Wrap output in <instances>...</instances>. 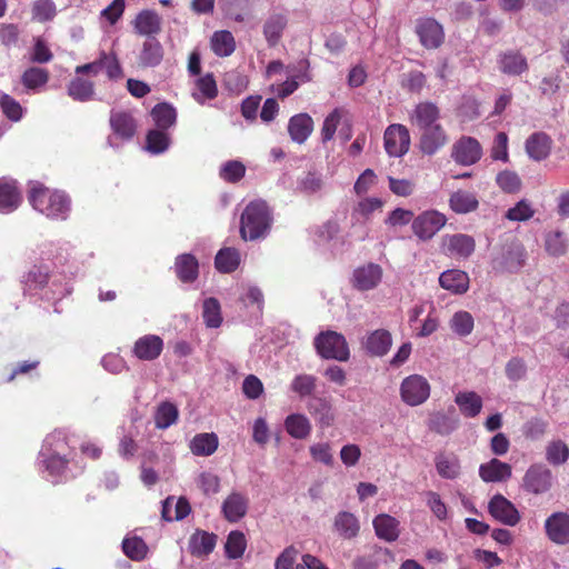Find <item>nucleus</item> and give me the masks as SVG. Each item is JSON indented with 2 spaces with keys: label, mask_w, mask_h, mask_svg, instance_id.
<instances>
[{
  "label": "nucleus",
  "mask_w": 569,
  "mask_h": 569,
  "mask_svg": "<svg viewBox=\"0 0 569 569\" xmlns=\"http://www.w3.org/2000/svg\"><path fill=\"white\" fill-rule=\"evenodd\" d=\"M68 94L77 101H89L94 96V84L90 80L76 77L68 84Z\"/></svg>",
  "instance_id": "a19ab883"
},
{
  "label": "nucleus",
  "mask_w": 569,
  "mask_h": 569,
  "mask_svg": "<svg viewBox=\"0 0 569 569\" xmlns=\"http://www.w3.org/2000/svg\"><path fill=\"white\" fill-rule=\"evenodd\" d=\"M132 23L136 33L148 38H154L162 29V18L157 11L149 9L140 11Z\"/></svg>",
  "instance_id": "ddd939ff"
},
{
  "label": "nucleus",
  "mask_w": 569,
  "mask_h": 569,
  "mask_svg": "<svg viewBox=\"0 0 569 569\" xmlns=\"http://www.w3.org/2000/svg\"><path fill=\"white\" fill-rule=\"evenodd\" d=\"M552 485V471L542 462L529 466L521 482L522 489L531 495H543L551 489Z\"/></svg>",
  "instance_id": "20e7f679"
},
{
  "label": "nucleus",
  "mask_w": 569,
  "mask_h": 569,
  "mask_svg": "<svg viewBox=\"0 0 569 569\" xmlns=\"http://www.w3.org/2000/svg\"><path fill=\"white\" fill-rule=\"evenodd\" d=\"M475 327V320L470 312L460 310L453 313L450 319L451 330L460 337L469 336Z\"/></svg>",
  "instance_id": "3c124183"
},
{
  "label": "nucleus",
  "mask_w": 569,
  "mask_h": 569,
  "mask_svg": "<svg viewBox=\"0 0 569 569\" xmlns=\"http://www.w3.org/2000/svg\"><path fill=\"white\" fill-rule=\"evenodd\" d=\"M317 386V378L312 375H297L290 385L291 390L300 398L311 396Z\"/></svg>",
  "instance_id": "603ef678"
},
{
  "label": "nucleus",
  "mask_w": 569,
  "mask_h": 569,
  "mask_svg": "<svg viewBox=\"0 0 569 569\" xmlns=\"http://www.w3.org/2000/svg\"><path fill=\"white\" fill-rule=\"evenodd\" d=\"M488 508L495 519L507 526H515L520 520V515L516 507L501 495L493 496Z\"/></svg>",
  "instance_id": "9b49d317"
},
{
  "label": "nucleus",
  "mask_w": 569,
  "mask_h": 569,
  "mask_svg": "<svg viewBox=\"0 0 569 569\" xmlns=\"http://www.w3.org/2000/svg\"><path fill=\"white\" fill-rule=\"evenodd\" d=\"M162 59L163 48L160 41L156 38H147L139 53V64L144 68L156 67Z\"/></svg>",
  "instance_id": "cd10ccee"
},
{
  "label": "nucleus",
  "mask_w": 569,
  "mask_h": 569,
  "mask_svg": "<svg viewBox=\"0 0 569 569\" xmlns=\"http://www.w3.org/2000/svg\"><path fill=\"white\" fill-rule=\"evenodd\" d=\"M174 271L181 282H194L199 276L198 259L191 253L179 254L174 261Z\"/></svg>",
  "instance_id": "412c9836"
},
{
  "label": "nucleus",
  "mask_w": 569,
  "mask_h": 569,
  "mask_svg": "<svg viewBox=\"0 0 569 569\" xmlns=\"http://www.w3.org/2000/svg\"><path fill=\"white\" fill-rule=\"evenodd\" d=\"M198 92L192 93L194 100L203 103L204 100H212L218 96V87L212 73H207L196 81Z\"/></svg>",
  "instance_id": "a18cd8bd"
},
{
  "label": "nucleus",
  "mask_w": 569,
  "mask_h": 569,
  "mask_svg": "<svg viewBox=\"0 0 569 569\" xmlns=\"http://www.w3.org/2000/svg\"><path fill=\"white\" fill-rule=\"evenodd\" d=\"M545 248L551 256L559 257L566 253L567 242L560 231H552L546 234Z\"/></svg>",
  "instance_id": "052dcab7"
},
{
  "label": "nucleus",
  "mask_w": 569,
  "mask_h": 569,
  "mask_svg": "<svg viewBox=\"0 0 569 569\" xmlns=\"http://www.w3.org/2000/svg\"><path fill=\"white\" fill-rule=\"evenodd\" d=\"M310 63L309 60L302 59L298 62V70L299 74L296 77L286 80L277 88V96L280 99H284L292 94L299 87V82L297 79H299L301 82H309L312 80V77L309 72Z\"/></svg>",
  "instance_id": "c85d7f7f"
},
{
  "label": "nucleus",
  "mask_w": 569,
  "mask_h": 569,
  "mask_svg": "<svg viewBox=\"0 0 569 569\" xmlns=\"http://www.w3.org/2000/svg\"><path fill=\"white\" fill-rule=\"evenodd\" d=\"M440 286L456 295H462L469 289V276L467 272L451 269L443 271L439 277Z\"/></svg>",
  "instance_id": "5701e85b"
},
{
  "label": "nucleus",
  "mask_w": 569,
  "mask_h": 569,
  "mask_svg": "<svg viewBox=\"0 0 569 569\" xmlns=\"http://www.w3.org/2000/svg\"><path fill=\"white\" fill-rule=\"evenodd\" d=\"M435 466L438 475L443 479H456L461 471L460 460L453 452L438 453L435 458Z\"/></svg>",
  "instance_id": "bb28decb"
},
{
  "label": "nucleus",
  "mask_w": 569,
  "mask_h": 569,
  "mask_svg": "<svg viewBox=\"0 0 569 569\" xmlns=\"http://www.w3.org/2000/svg\"><path fill=\"white\" fill-rule=\"evenodd\" d=\"M447 222L445 214L429 210L420 213L412 221V230L420 240H430Z\"/></svg>",
  "instance_id": "423d86ee"
},
{
  "label": "nucleus",
  "mask_w": 569,
  "mask_h": 569,
  "mask_svg": "<svg viewBox=\"0 0 569 569\" xmlns=\"http://www.w3.org/2000/svg\"><path fill=\"white\" fill-rule=\"evenodd\" d=\"M30 204L48 218L66 219L70 209L68 197L43 186L33 187L29 193Z\"/></svg>",
  "instance_id": "f03ea898"
},
{
  "label": "nucleus",
  "mask_w": 569,
  "mask_h": 569,
  "mask_svg": "<svg viewBox=\"0 0 569 569\" xmlns=\"http://www.w3.org/2000/svg\"><path fill=\"white\" fill-rule=\"evenodd\" d=\"M46 470L49 476L53 478H62L68 469L69 460L60 455H51L43 461Z\"/></svg>",
  "instance_id": "0e129e2a"
},
{
  "label": "nucleus",
  "mask_w": 569,
  "mask_h": 569,
  "mask_svg": "<svg viewBox=\"0 0 569 569\" xmlns=\"http://www.w3.org/2000/svg\"><path fill=\"white\" fill-rule=\"evenodd\" d=\"M170 144V137L166 130L153 129L148 131L146 137V149L153 153L159 154L164 152Z\"/></svg>",
  "instance_id": "09e8293b"
},
{
  "label": "nucleus",
  "mask_w": 569,
  "mask_h": 569,
  "mask_svg": "<svg viewBox=\"0 0 569 569\" xmlns=\"http://www.w3.org/2000/svg\"><path fill=\"white\" fill-rule=\"evenodd\" d=\"M385 202L377 198V197H370L365 198L358 202L353 210V214H359L365 219H368L370 214L377 210L381 211Z\"/></svg>",
  "instance_id": "338daca9"
},
{
  "label": "nucleus",
  "mask_w": 569,
  "mask_h": 569,
  "mask_svg": "<svg viewBox=\"0 0 569 569\" xmlns=\"http://www.w3.org/2000/svg\"><path fill=\"white\" fill-rule=\"evenodd\" d=\"M21 202V193L16 182L0 181V211L16 210Z\"/></svg>",
  "instance_id": "c9c22d12"
},
{
  "label": "nucleus",
  "mask_w": 569,
  "mask_h": 569,
  "mask_svg": "<svg viewBox=\"0 0 569 569\" xmlns=\"http://www.w3.org/2000/svg\"><path fill=\"white\" fill-rule=\"evenodd\" d=\"M535 214V210L527 200H520L515 207L507 210L505 217L511 221H526Z\"/></svg>",
  "instance_id": "69168bd1"
},
{
  "label": "nucleus",
  "mask_w": 569,
  "mask_h": 569,
  "mask_svg": "<svg viewBox=\"0 0 569 569\" xmlns=\"http://www.w3.org/2000/svg\"><path fill=\"white\" fill-rule=\"evenodd\" d=\"M288 26V17L282 12L269 14L263 23V36L270 48L279 44L283 32Z\"/></svg>",
  "instance_id": "dca6fc26"
},
{
  "label": "nucleus",
  "mask_w": 569,
  "mask_h": 569,
  "mask_svg": "<svg viewBox=\"0 0 569 569\" xmlns=\"http://www.w3.org/2000/svg\"><path fill=\"white\" fill-rule=\"evenodd\" d=\"M548 426L541 418H531L522 426V435L532 441L540 440L547 433Z\"/></svg>",
  "instance_id": "13d9d810"
},
{
  "label": "nucleus",
  "mask_w": 569,
  "mask_h": 569,
  "mask_svg": "<svg viewBox=\"0 0 569 569\" xmlns=\"http://www.w3.org/2000/svg\"><path fill=\"white\" fill-rule=\"evenodd\" d=\"M202 318L207 327L218 328L222 322L220 303L216 298H208L203 301Z\"/></svg>",
  "instance_id": "5fc2aeb1"
},
{
  "label": "nucleus",
  "mask_w": 569,
  "mask_h": 569,
  "mask_svg": "<svg viewBox=\"0 0 569 569\" xmlns=\"http://www.w3.org/2000/svg\"><path fill=\"white\" fill-rule=\"evenodd\" d=\"M249 500L240 492H231L222 503V513L229 522H237L248 510Z\"/></svg>",
  "instance_id": "aec40b11"
},
{
  "label": "nucleus",
  "mask_w": 569,
  "mask_h": 569,
  "mask_svg": "<svg viewBox=\"0 0 569 569\" xmlns=\"http://www.w3.org/2000/svg\"><path fill=\"white\" fill-rule=\"evenodd\" d=\"M459 426V419L455 415V408L449 409V413L435 412L430 416L428 427L431 431L448 436Z\"/></svg>",
  "instance_id": "393cba45"
},
{
  "label": "nucleus",
  "mask_w": 569,
  "mask_h": 569,
  "mask_svg": "<svg viewBox=\"0 0 569 569\" xmlns=\"http://www.w3.org/2000/svg\"><path fill=\"white\" fill-rule=\"evenodd\" d=\"M550 149L551 140L543 132H536L526 141V151L528 156L536 161L546 159L550 153Z\"/></svg>",
  "instance_id": "c756f323"
},
{
  "label": "nucleus",
  "mask_w": 569,
  "mask_h": 569,
  "mask_svg": "<svg viewBox=\"0 0 569 569\" xmlns=\"http://www.w3.org/2000/svg\"><path fill=\"white\" fill-rule=\"evenodd\" d=\"M420 148L423 153L433 154L447 143V136L440 124L422 129Z\"/></svg>",
  "instance_id": "a878e982"
},
{
  "label": "nucleus",
  "mask_w": 569,
  "mask_h": 569,
  "mask_svg": "<svg viewBox=\"0 0 569 569\" xmlns=\"http://www.w3.org/2000/svg\"><path fill=\"white\" fill-rule=\"evenodd\" d=\"M455 402L460 412L467 418L477 417L482 409V399L475 391H460L456 395Z\"/></svg>",
  "instance_id": "473e14b6"
},
{
  "label": "nucleus",
  "mask_w": 569,
  "mask_h": 569,
  "mask_svg": "<svg viewBox=\"0 0 569 569\" xmlns=\"http://www.w3.org/2000/svg\"><path fill=\"white\" fill-rule=\"evenodd\" d=\"M272 223V214L262 200L249 202L240 217V236L244 241L264 238Z\"/></svg>",
  "instance_id": "f257e3e1"
},
{
  "label": "nucleus",
  "mask_w": 569,
  "mask_h": 569,
  "mask_svg": "<svg viewBox=\"0 0 569 569\" xmlns=\"http://www.w3.org/2000/svg\"><path fill=\"white\" fill-rule=\"evenodd\" d=\"M313 130V120L308 113H298L290 118L288 132L297 143H303Z\"/></svg>",
  "instance_id": "4be33fe9"
},
{
  "label": "nucleus",
  "mask_w": 569,
  "mask_h": 569,
  "mask_svg": "<svg viewBox=\"0 0 569 569\" xmlns=\"http://www.w3.org/2000/svg\"><path fill=\"white\" fill-rule=\"evenodd\" d=\"M382 278V269L376 263H368L355 269L352 286L361 291L373 289Z\"/></svg>",
  "instance_id": "f8f14e48"
},
{
  "label": "nucleus",
  "mask_w": 569,
  "mask_h": 569,
  "mask_svg": "<svg viewBox=\"0 0 569 569\" xmlns=\"http://www.w3.org/2000/svg\"><path fill=\"white\" fill-rule=\"evenodd\" d=\"M402 400L409 406H419L430 396V385L428 380L420 375L407 377L400 387Z\"/></svg>",
  "instance_id": "39448f33"
},
{
  "label": "nucleus",
  "mask_w": 569,
  "mask_h": 569,
  "mask_svg": "<svg viewBox=\"0 0 569 569\" xmlns=\"http://www.w3.org/2000/svg\"><path fill=\"white\" fill-rule=\"evenodd\" d=\"M446 253L456 258H468L475 251V239L471 236L456 233L443 239Z\"/></svg>",
  "instance_id": "4468645a"
},
{
  "label": "nucleus",
  "mask_w": 569,
  "mask_h": 569,
  "mask_svg": "<svg viewBox=\"0 0 569 569\" xmlns=\"http://www.w3.org/2000/svg\"><path fill=\"white\" fill-rule=\"evenodd\" d=\"M569 459V447L560 439L552 440L546 446V460L552 466L565 465Z\"/></svg>",
  "instance_id": "49530a36"
},
{
  "label": "nucleus",
  "mask_w": 569,
  "mask_h": 569,
  "mask_svg": "<svg viewBox=\"0 0 569 569\" xmlns=\"http://www.w3.org/2000/svg\"><path fill=\"white\" fill-rule=\"evenodd\" d=\"M246 173V167L242 162L230 160L223 164L220 170V177L227 182L236 183L240 181Z\"/></svg>",
  "instance_id": "e2e57ef3"
},
{
  "label": "nucleus",
  "mask_w": 569,
  "mask_h": 569,
  "mask_svg": "<svg viewBox=\"0 0 569 569\" xmlns=\"http://www.w3.org/2000/svg\"><path fill=\"white\" fill-rule=\"evenodd\" d=\"M511 475V466L497 458H492L479 467V476L485 482H502L508 480Z\"/></svg>",
  "instance_id": "a211bd4d"
},
{
  "label": "nucleus",
  "mask_w": 569,
  "mask_h": 569,
  "mask_svg": "<svg viewBox=\"0 0 569 569\" xmlns=\"http://www.w3.org/2000/svg\"><path fill=\"white\" fill-rule=\"evenodd\" d=\"M240 264V253L234 248H223L218 251L214 258V266L223 273L233 272Z\"/></svg>",
  "instance_id": "ea45409f"
},
{
  "label": "nucleus",
  "mask_w": 569,
  "mask_h": 569,
  "mask_svg": "<svg viewBox=\"0 0 569 569\" xmlns=\"http://www.w3.org/2000/svg\"><path fill=\"white\" fill-rule=\"evenodd\" d=\"M179 418L177 406L170 401H162L158 405L153 419L157 429L164 430L174 425Z\"/></svg>",
  "instance_id": "f704fd0d"
},
{
  "label": "nucleus",
  "mask_w": 569,
  "mask_h": 569,
  "mask_svg": "<svg viewBox=\"0 0 569 569\" xmlns=\"http://www.w3.org/2000/svg\"><path fill=\"white\" fill-rule=\"evenodd\" d=\"M151 117L158 129L168 130L176 123L177 112L172 106L162 102L152 108Z\"/></svg>",
  "instance_id": "c03bdc74"
},
{
  "label": "nucleus",
  "mask_w": 569,
  "mask_h": 569,
  "mask_svg": "<svg viewBox=\"0 0 569 569\" xmlns=\"http://www.w3.org/2000/svg\"><path fill=\"white\" fill-rule=\"evenodd\" d=\"M49 268L47 266H33L23 277L26 289H42L49 281Z\"/></svg>",
  "instance_id": "8fccbe9b"
},
{
  "label": "nucleus",
  "mask_w": 569,
  "mask_h": 569,
  "mask_svg": "<svg viewBox=\"0 0 569 569\" xmlns=\"http://www.w3.org/2000/svg\"><path fill=\"white\" fill-rule=\"evenodd\" d=\"M217 543V536L207 531H196L189 541V550L192 556L202 557L211 553Z\"/></svg>",
  "instance_id": "2f4dec72"
},
{
  "label": "nucleus",
  "mask_w": 569,
  "mask_h": 569,
  "mask_svg": "<svg viewBox=\"0 0 569 569\" xmlns=\"http://www.w3.org/2000/svg\"><path fill=\"white\" fill-rule=\"evenodd\" d=\"M317 353L327 360L348 361L350 350L346 338L332 330L322 331L313 341Z\"/></svg>",
  "instance_id": "7ed1b4c3"
},
{
  "label": "nucleus",
  "mask_w": 569,
  "mask_h": 569,
  "mask_svg": "<svg viewBox=\"0 0 569 569\" xmlns=\"http://www.w3.org/2000/svg\"><path fill=\"white\" fill-rule=\"evenodd\" d=\"M450 208L457 213H468L478 208V200L471 192L458 190L449 199Z\"/></svg>",
  "instance_id": "79ce46f5"
},
{
  "label": "nucleus",
  "mask_w": 569,
  "mask_h": 569,
  "mask_svg": "<svg viewBox=\"0 0 569 569\" xmlns=\"http://www.w3.org/2000/svg\"><path fill=\"white\" fill-rule=\"evenodd\" d=\"M506 376L510 381H519L526 377L527 366L522 358L512 357L506 365Z\"/></svg>",
  "instance_id": "774afa93"
},
{
  "label": "nucleus",
  "mask_w": 569,
  "mask_h": 569,
  "mask_svg": "<svg viewBox=\"0 0 569 569\" xmlns=\"http://www.w3.org/2000/svg\"><path fill=\"white\" fill-rule=\"evenodd\" d=\"M29 59L32 63L43 64L53 59V53L47 42L42 38L38 37L34 38Z\"/></svg>",
  "instance_id": "bf43d9fd"
},
{
  "label": "nucleus",
  "mask_w": 569,
  "mask_h": 569,
  "mask_svg": "<svg viewBox=\"0 0 569 569\" xmlns=\"http://www.w3.org/2000/svg\"><path fill=\"white\" fill-rule=\"evenodd\" d=\"M211 50L218 57H229L236 50V40L228 30L216 31L210 40Z\"/></svg>",
  "instance_id": "72a5a7b5"
},
{
  "label": "nucleus",
  "mask_w": 569,
  "mask_h": 569,
  "mask_svg": "<svg viewBox=\"0 0 569 569\" xmlns=\"http://www.w3.org/2000/svg\"><path fill=\"white\" fill-rule=\"evenodd\" d=\"M452 158L457 163L471 166L481 158V146L475 138L463 137L455 143Z\"/></svg>",
  "instance_id": "9d476101"
},
{
  "label": "nucleus",
  "mask_w": 569,
  "mask_h": 569,
  "mask_svg": "<svg viewBox=\"0 0 569 569\" xmlns=\"http://www.w3.org/2000/svg\"><path fill=\"white\" fill-rule=\"evenodd\" d=\"M525 258V248L520 243H510L502 248L501 256L496 262L502 270L516 272L523 266Z\"/></svg>",
  "instance_id": "f3484780"
},
{
  "label": "nucleus",
  "mask_w": 569,
  "mask_h": 569,
  "mask_svg": "<svg viewBox=\"0 0 569 569\" xmlns=\"http://www.w3.org/2000/svg\"><path fill=\"white\" fill-rule=\"evenodd\" d=\"M416 33L427 49L439 48L445 39L442 26L433 18H419L416 21Z\"/></svg>",
  "instance_id": "0eeeda50"
},
{
  "label": "nucleus",
  "mask_w": 569,
  "mask_h": 569,
  "mask_svg": "<svg viewBox=\"0 0 569 569\" xmlns=\"http://www.w3.org/2000/svg\"><path fill=\"white\" fill-rule=\"evenodd\" d=\"M247 546L246 537L241 531H231L224 546L226 555L230 559H238L244 553Z\"/></svg>",
  "instance_id": "864d4df0"
},
{
  "label": "nucleus",
  "mask_w": 569,
  "mask_h": 569,
  "mask_svg": "<svg viewBox=\"0 0 569 569\" xmlns=\"http://www.w3.org/2000/svg\"><path fill=\"white\" fill-rule=\"evenodd\" d=\"M50 79V72L40 67H29L21 74V83L28 90H38L44 87Z\"/></svg>",
  "instance_id": "37998d69"
},
{
  "label": "nucleus",
  "mask_w": 569,
  "mask_h": 569,
  "mask_svg": "<svg viewBox=\"0 0 569 569\" xmlns=\"http://www.w3.org/2000/svg\"><path fill=\"white\" fill-rule=\"evenodd\" d=\"M439 118V109L431 102H422L416 107L415 120L420 129L436 126Z\"/></svg>",
  "instance_id": "de8ad7c7"
},
{
  "label": "nucleus",
  "mask_w": 569,
  "mask_h": 569,
  "mask_svg": "<svg viewBox=\"0 0 569 569\" xmlns=\"http://www.w3.org/2000/svg\"><path fill=\"white\" fill-rule=\"evenodd\" d=\"M309 413L321 428L330 427L335 420L331 402L325 397H311L307 403Z\"/></svg>",
  "instance_id": "6ab92c4d"
},
{
  "label": "nucleus",
  "mask_w": 569,
  "mask_h": 569,
  "mask_svg": "<svg viewBox=\"0 0 569 569\" xmlns=\"http://www.w3.org/2000/svg\"><path fill=\"white\" fill-rule=\"evenodd\" d=\"M335 530L343 539H353L358 536L360 523L358 518L349 511H340L333 521Z\"/></svg>",
  "instance_id": "7c9ffc66"
},
{
  "label": "nucleus",
  "mask_w": 569,
  "mask_h": 569,
  "mask_svg": "<svg viewBox=\"0 0 569 569\" xmlns=\"http://www.w3.org/2000/svg\"><path fill=\"white\" fill-rule=\"evenodd\" d=\"M0 108L3 114L11 121H19L22 118L23 109L21 104L7 93L0 94Z\"/></svg>",
  "instance_id": "680f3d73"
},
{
  "label": "nucleus",
  "mask_w": 569,
  "mask_h": 569,
  "mask_svg": "<svg viewBox=\"0 0 569 569\" xmlns=\"http://www.w3.org/2000/svg\"><path fill=\"white\" fill-rule=\"evenodd\" d=\"M500 70L509 76H519L528 70V62L519 51L508 50L499 56Z\"/></svg>",
  "instance_id": "b1692460"
},
{
  "label": "nucleus",
  "mask_w": 569,
  "mask_h": 569,
  "mask_svg": "<svg viewBox=\"0 0 569 569\" xmlns=\"http://www.w3.org/2000/svg\"><path fill=\"white\" fill-rule=\"evenodd\" d=\"M545 531L548 539L556 545L569 543V513L557 511L545 521Z\"/></svg>",
  "instance_id": "6e6552de"
},
{
  "label": "nucleus",
  "mask_w": 569,
  "mask_h": 569,
  "mask_svg": "<svg viewBox=\"0 0 569 569\" xmlns=\"http://www.w3.org/2000/svg\"><path fill=\"white\" fill-rule=\"evenodd\" d=\"M286 431L295 439H306L311 432L309 419L301 413L289 415L284 420Z\"/></svg>",
  "instance_id": "e433bc0d"
},
{
  "label": "nucleus",
  "mask_w": 569,
  "mask_h": 569,
  "mask_svg": "<svg viewBox=\"0 0 569 569\" xmlns=\"http://www.w3.org/2000/svg\"><path fill=\"white\" fill-rule=\"evenodd\" d=\"M163 350V340L157 335H144L136 340L132 355L142 361H153Z\"/></svg>",
  "instance_id": "1a4fd4ad"
},
{
  "label": "nucleus",
  "mask_w": 569,
  "mask_h": 569,
  "mask_svg": "<svg viewBox=\"0 0 569 569\" xmlns=\"http://www.w3.org/2000/svg\"><path fill=\"white\" fill-rule=\"evenodd\" d=\"M391 345V336L388 330L378 329L371 332L366 341V350L371 356H383Z\"/></svg>",
  "instance_id": "4c0bfd02"
},
{
  "label": "nucleus",
  "mask_w": 569,
  "mask_h": 569,
  "mask_svg": "<svg viewBox=\"0 0 569 569\" xmlns=\"http://www.w3.org/2000/svg\"><path fill=\"white\" fill-rule=\"evenodd\" d=\"M122 550L128 558L134 561L143 560L148 553L146 542L139 537L126 538L122 541Z\"/></svg>",
  "instance_id": "6e6d98bb"
},
{
  "label": "nucleus",
  "mask_w": 569,
  "mask_h": 569,
  "mask_svg": "<svg viewBox=\"0 0 569 569\" xmlns=\"http://www.w3.org/2000/svg\"><path fill=\"white\" fill-rule=\"evenodd\" d=\"M32 19L38 22L51 21L57 14V8L52 0H36L32 3Z\"/></svg>",
  "instance_id": "4d7b16f0"
},
{
  "label": "nucleus",
  "mask_w": 569,
  "mask_h": 569,
  "mask_svg": "<svg viewBox=\"0 0 569 569\" xmlns=\"http://www.w3.org/2000/svg\"><path fill=\"white\" fill-rule=\"evenodd\" d=\"M218 445L216 433H198L190 442V450L196 456H210L217 450Z\"/></svg>",
  "instance_id": "58836bf2"
},
{
  "label": "nucleus",
  "mask_w": 569,
  "mask_h": 569,
  "mask_svg": "<svg viewBox=\"0 0 569 569\" xmlns=\"http://www.w3.org/2000/svg\"><path fill=\"white\" fill-rule=\"evenodd\" d=\"M109 122L113 133L122 140H130L136 134L137 122L129 111H111Z\"/></svg>",
  "instance_id": "2eb2a0df"
}]
</instances>
